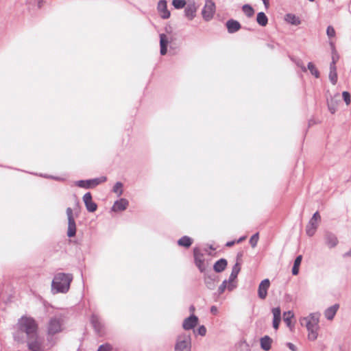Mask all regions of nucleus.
I'll list each match as a JSON object with an SVG mask.
<instances>
[{"label": "nucleus", "mask_w": 351, "mask_h": 351, "mask_svg": "<svg viewBox=\"0 0 351 351\" xmlns=\"http://www.w3.org/2000/svg\"><path fill=\"white\" fill-rule=\"evenodd\" d=\"M97 351H110V348L108 346L102 345L99 348Z\"/></svg>", "instance_id": "46"}, {"label": "nucleus", "mask_w": 351, "mask_h": 351, "mask_svg": "<svg viewBox=\"0 0 351 351\" xmlns=\"http://www.w3.org/2000/svg\"><path fill=\"white\" fill-rule=\"evenodd\" d=\"M193 309H194V308H193V306H191V310H193Z\"/></svg>", "instance_id": "55"}, {"label": "nucleus", "mask_w": 351, "mask_h": 351, "mask_svg": "<svg viewBox=\"0 0 351 351\" xmlns=\"http://www.w3.org/2000/svg\"><path fill=\"white\" fill-rule=\"evenodd\" d=\"M235 243V241H228L227 243H226V246L228 247H231L233 245H234Z\"/></svg>", "instance_id": "52"}, {"label": "nucleus", "mask_w": 351, "mask_h": 351, "mask_svg": "<svg viewBox=\"0 0 351 351\" xmlns=\"http://www.w3.org/2000/svg\"><path fill=\"white\" fill-rule=\"evenodd\" d=\"M342 97H343V99L344 101L346 102V104L347 105H349L351 101L350 93L347 91H343L342 93Z\"/></svg>", "instance_id": "40"}, {"label": "nucleus", "mask_w": 351, "mask_h": 351, "mask_svg": "<svg viewBox=\"0 0 351 351\" xmlns=\"http://www.w3.org/2000/svg\"><path fill=\"white\" fill-rule=\"evenodd\" d=\"M256 21L261 26L265 27L268 23V19L264 12H261L257 14Z\"/></svg>", "instance_id": "30"}, {"label": "nucleus", "mask_w": 351, "mask_h": 351, "mask_svg": "<svg viewBox=\"0 0 351 351\" xmlns=\"http://www.w3.org/2000/svg\"><path fill=\"white\" fill-rule=\"evenodd\" d=\"M241 270V266L239 263H237L232 267V272L228 279V289L229 291H232L236 287L237 285L235 283V280L237 278V276Z\"/></svg>", "instance_id": "13"}, {"label": "nucleus", "mask_w": 351, "mask_h": 351, "mask_svg": "<svg viewBox=\"0 0 351 351\" xmlns=\"http://www.w3.org/2000/svg\"><path fill=\"white\" fill-rule=\"evenodd\" d=\"M168 44L169 40L167 39V35L165 34H160V54L162 56H164L167 53Z\"/></svg>", "instance_id": "25"}, {"label": "nucleus", "mask_w": 351, "mask_h": 351, "mask_svg": "<svg viewBox=\"0 0 351 351\" xmlns=\"http://www.w3.org/2000/svg\"><path fill=\"white\" fill-rule=\"evenodd\" d=\"M226 27L230 34H233L240 29L241 25L237 21L230 19L226 22Z\"/></svg>", "instance_id": "23"}, {"label": "nucleus", "mask_w": 351, "mask_h": 351, "mask_svg": "<svg viewBox=\"0 0 351 351\" xmlns=\"http://www.w3.org/2000/svg\"><path fill=\"white\" fill-rule=\"evenodd\" d=\"M107 178L106 176H101L99 178L86 180H78L75 182V185L78 187L83 189H90L99 185L101 183L106 182Z\"/></svg>", "instance_id": "6"}, {"label": "nucleus", "mask_w": 351, "mask_h": 351, "mask_svg": "<svg viewBox=\"0 0 351 351\" xmlns=\"http://www.w3.org/2000/svg\"><path fill=\"white\" fill-rule=\"evenodd\" d=\"M210 311H211V313H215L217 311V307H216L215 306H211V308H210Z\"/></svg>", "instance_id": "51"}, {"label": "nucleus", "mask_w": 351, "mask_h": 351, "mask_svg": "<svg viewBox=\"0 0 351 351\" xmlns=\"http://www.w3.org/2000/svg\"><path fill=\"white\" fill-rule=\"evenodd\" d=\"M19 330L26 334L27 338L38 334V325L32 317H23L18 323Z\"/></svg>", "instance_id": "3"}, {"label": "nucleus", "mask_w": 351, "mask_h": 351, "mask_svg": "<svg viewBox=\"0 0 351 351\" xmlns=\"http://www.w3.org/2000/svg\"><path fill=\"white\" fill-rule=\"evenodd\" d=\"M270 286L269 279H264L261 282L258 289V295L261 300H265L267 295V291Z\"/></svg>", "instance_id": "16"}, {"label": "nucleus", "mask_w": 351, "mask_h": 351, "mask_svg": "<svg viewBox=\"0 0 351 351\" xmlns=\"http://www.w3.org/2000/svg\"><path fill=\"white\" fill-rule=\"evenodd\" d=\"M157 10L160 16L163 19H167L170 17V11L167 9V2L166 0H160L158 2Z\"/></svg>", "instance_id": "14"}, {"label": "nucleus", "mask_w": 351, "mask_h": 351, "mask_svg": "<svg viewBox=\"0 0 351 351\" xmlns=\"http://www.w3.org/2000/svg\"><path fill=\"white\" fill-rule=\"evenodd\" d=\"M273 314V327L276 330H277L279 327L280 320H281V311L280 307L274 308L272 309Z\"/></svg>", "instance_id": "21"}, {"label": "nucleus", "mask_w": 351, "mask_h": 351, "mask_svg": "<svg viewBox=\"0 0 351 351\" xmlns=\"http://www.w3.org/2000/svg\"><path fill=\"white\" fill-rule=\"evenodd\" d=\"M191 339L189 335L182 333L177 337L174 351H191Z\"/></svg>", "instance_id": "4"}, {"label": "nucleus", "mask_w": 351, "mask_h": 351, "mask_svg": "<svg viewBox=\"0 0 351 351\" xmlns=\"http://www.w3.org/2000/svg\"><path fill=\"white\" fill-rule=\"evenodd\" d=\"M172 5L176 9L183 8L186 5L185 0H173Z\"/></svg>", "instance_id": "37"}, {"label": "nucleus", "mask_w": 351, "mask_h": 351, "mask_svg": "<svg viewBox=\"0 0 351 351\" xmlns=\"http://www.w3.org/2000/svg\"><path fill=\"white\" fill-rule=\"evenodd\" d=\"M112 191L117 195V196H121L123 193V184L121 182H117L115 183L112 188Z\"/></svg>", "instance_id": "35"}, {"label": "nucleus", "mask_w": 351, "mask_h": 351, "mask_svg": "<svg viewBox=\"0 0 351 351\" xmlns=\"http://www.w3.org/2000/svg\"><path fill=\"white\" fill-rule=\"evenodd\" d=\"M293 317V313L291 311L285 312L283 314L284 322L287 326L292 330L291 319Z\"/></svg>", "instance_id": "31"}, {"label": "nucleus", "mask_w": 351, "mask_h": 351, "mask_svg": "<svg viewBox=\"0 0 351 351\" xmlns=\"http://www.w3.org/2000/svg\"><path fill=\"white\" fill-rule=\"evenodd\" d=\"M245 239V237H241L238 241H237V243H240L241 241H242L243 240H244Z\"/></svg>", "instance_id": "53"}, {"label": "nucleus", "mask_w": 351, "mask_h": 351, "mask_svg": "<svg viewBox=\"0 0 351 351\" xmlns=\"http://www.w3.org/2000/svg\"><path fill=\"white\" fill-rule=\"evenodd\" d=\"M339 57L335 54H333L332 56V62L330 64V69H337L336 63L338 61Z\"/></svg>", "instance_id": "42"}, {"label": "nucleus", "mask_w": 351, "mask_h": 351, "mask_svg": "<svg viewBox=\"0 0 351 351\" xmlns=\"http://www.w3.org/2000/svg\"><path fill=\"white\" fill-rule=\"evenodd\" d=\"M339 308V305L338 304H335L334 305L327 308L324 311L325 317L328 320L333 319Z\"/></svg>", "instance_id": "22"}, {"label": "nucleus", "mask_w": 351, "mask_h": 351, "mask_svg": "<svg viewBox=\"0 0 351 351\" xmlns=\"http://www.w3.org/2000/svg\"><path fill=\"white\" fill-rule=\"evenodd\" d=\"M198 323V317L195 315H191L184 319L182 327L184 330H189L194 328Z\"/></svg>", "instance_id": "18"}, {"label": "nucleus", "mask_w": 351, "mask_h": 351, "mask_svg": "<svg viewBox=\"0 0 351 351\" xmlns=\"http://www.w3.org/2000/svg\"><path fill=\"white\" fill-rule=\"evenodd\" d=\"M90 322L97 333L101 332L103 325L99 320V317L97 315L93 314L91 315Z\"/></svg>", "instance_id": "24"}, {"label": "nucleus", "mask_w": 351, "mask_h": 351, "mask_svg": "<svg viewBox=\"0 0 351 351\" xmlns=\"http://www.w3.org/2000/svg\"><path fill=\"white\" fill-rule=\"evenodd\" d=\"M326 34L329 38L334 37L335 36V29L329 25L326 29Z\"/></svg>", "instance_id": "41"}, {"label": "nucleus", "mask_w": 351, "mask_h": 351, "mask_svg": "<svg viewBox=\"0 0 351 351\" xmlns=\"http://www.w3.org/2000/svg\"><path fill=\"white\" fill-rule=\"evenodd\" d=\"M287 347L292 351H297V347L292 343H287Z\"/></svg>", "instance_id": "45"}, {"label": "nucleus", "mask_w": 351, "mask_h": 351, "mask_svg": "<svg viewBox=\"0 0 351 351\" xmlns=\"http://www.w3.org/2000/svg\"><path fill=\"white\" fill-rule=\"evenodd\" d=\"M198 335L201 336H204L206 333V328L204 326H201L197 329Z\"/></svg>", "instance_id": "43"}, {"label": "nucleus", "mask_w": 351, "mask_h": 351, "mask_svg": "<svg viewBox=\"0 0 351 351\" xmlns=\"http://www.w3.org/2000/svg\"><path fill=\"white\" fill-rule=\"evenodd\" d=\"M215 4L212 0H206L202 11L203 19L206 21H210L215 13Z\"/></svg>", "instance_id": "7"}, {"label": "nucleus", "mask_w": 351, "mask_h": 351, "mask_svg": "<svg viewBox=\"0 0 351 351\" xmlns=\"http://www.w3.org/2000/svg\"><path fill=\"white\" fill-rule=\"evenodd\" d=\"M62 320L60 317H52L48 324L47 332L49 335H54L62 331Z\"/></svg>", "instance_id": "9"}, {"label": "nucleus", "mask_w": 351, "mask_h": 351, "mask_svg": "<svg viewBox=\"0 0 351 351\" xmlns=\"http://www.w3.org/2000/svg\"><path fill=\"white\" fill-rule=\"evenodd\" d=\"M204 273V283L206 287L210 290H214L216 284L218 282V276L212 271H207Z\"/></svg>", "instance_id": "12"}, {"label": "nucleus", "mask_w": 351, "mask_h": 351, "mask_svg": "<svg viewBox=\"0 0 351 351\" xmlns=\"http://www.w3.org/2000/svg\"><path fill=\"white\" fill-rule=\"evenodd\" d=\"M242 10L245 13V14L249 18L252 17L254 14V10L249 4H245L244 5H243Z\"/></svg>", "instance_id": "33"}, {"label": "nucleus", "mask_w": 351, "mask_h": 351, "mask_svg": "<svg viewBox=\"0 0 351 351\" xmlns=\"http://www.w3.org/2000/svg\"><path fill=\"white\" fill-rule=\"evenodd\" d=\"M129 205V202L125 198H121L114 202L112 210L114 212H121L125 210Z\"/></svg>", "instance_id": "19"}, {"label": "nucleus", "mask_w": 351, "mask_h": 351, "mask_svg": "<svg viewBox=\"0 0 351 351\" xmlns=\"http://www.w3.org/2000/svg\"><path fill=\"white\" fill-rule=\"evenodd\" d=\"M302 69L304 71H306V69L305 68V66H302Z\"/></svg>", "instance_id": "54"}, {"label": "nucleus", "mask_w": 351, "mask_h": 351, "mask_svg": "<svg viewBox=\"0 0 351 351\" xmlns=\"http://www.w3.org/2000/svg\"><path fill=\"white\" fill-rule=\"evenodd\" d=\"M351 256V248L350 249V250L347 252H346L344 254H343V257H350Z\"/></svg>", "instance_id": "50"}, {"label": "nucleus", "mask_w": 351, "mask_h": 351, "mask_svg": "<svg viewBox=\"0 0 351 351\" xmlns=\"http://www.w3.org/2000/svg\"><path fill=\"white\" fill-rule=\"evenodd\" d=\"M329 80L330 82L335 85L337 82V69H330V73L328 75Z\"/></svg>", "instance_id": "34"}, {"label": "nucleus", "mask_w": 351, "mask_h": 351, "mask_svg": "<svg viewBox=\"0 0 351 351\" xmlns=\"http://www.w3.org/2000/svg\"><path fill=\"white\" fill-rule=\"evenodd\" d=\"M83 201L88 212L93 213L97 210V205L96 203L93 202L90 193L88 192L84 195Z\"/></svg>", "instance_id": "17"}, {"label": "nucleus", "mask_w": 351, "mask_h": 351, "mask_svg": "<svg viewBox=\"0 0 351 351\" xmlns=\"http://www.w3.org/2000/svg\"><path fill=\"white\" fill-rule=\"evenodd\" d=\"M258 238L259 237L258 232L251 237L250 239V243L252 247H255L256 246Z\"/></svg>", "instance_id": "38"}, {"label": "nucleus", "mask_w": 351, "mask_h": 351, "mask_svg": "<svg viewBox=\"0 0 351 351\" xmlns=\"http://www.w3.org/2000/svg\"><path fill=\"white\" fill-rule=\"evenodd\" d=\"M43 177H45V178H52V179H54V180H63V179L60 178V177L47 176H43Z\"/></svg>", "instance_id": "48"}, {"label": "nucleus", "mask_w": 351, "mask_h": 351, "mask_svg": "<svg viewBox=\"0 0 351 351\" xmlns=\"http://www.w3.org/2000/svg\"><path fill=\"white\" fill-rule=\"evenodd\" d=\"M309 1H311V2H313V1H315V0H309Z\"/></svg>", "instance_id": "56"}, {"label": "nucleus", "mask_w": 351, "mask_h": 351, "mask_svg": "<svg viewBox=\"0 0 351 351\" xmlns=\"http://www.w3.org/2000/svg\"><path fill=\"white\" fill-rule=\"evenodd\" d=\"M194 253V258L195 265L198 267L199 270L202 272L207 271V266L208 263L206 262L204 254L201 253L200 250L198 248H195L193 250Z\"/></svg>", "instance_id": "10"}, {"label": "nucleus", "mask_w": 351, "mask_h": 351, "mask_svg": "<svg viewBox=\"0 0 351 351\" xmlns=\"http://www.w3.org/2000/svg\"><path fill=\"white\" fill-rule=\"evenodd\" d=\"M285 21L294 25H298L301 23V21L299 17L296 16L293 14H287L285 17Z\"/></svg>", "instance_id": "28"}, {"label": "nucleus", "mask_w": 351, "mask_h": 351, "mask_svg": "<svg viewBox=\"0 0 351 351\" xmlns=\"http://www.w3.org/2000/svg\"><path fill=\"white\" fill-rule=\"evenodd\" d=\"M261 347L265 351H268L271 349L272 339L267 335L261 338Z\"/></svg>", "instance_id": "27"}, {"label": "nucleus", "mask_w": 351, "mask_h": 351, "mask_svg": "<svg viewBox=\"0 0 351 351\" xmlns=\"http://www.w3.org/2000/svg\"><path fill=\"white\" fill-rule=\"evenodd\" d=\"M299 273V267L296 265H293L292 268V274L293 275H297Z\"/></svg>", "instance_id": "47"}, {"label": "nucleus", "mask_w": 351, "mask_h": 351, "mask_svg": "<svg viewBox=\"0 0 351 351\" xmlns=\"http://www.w3.org/2000/svg\"><path fill=\"white\" fill-rule=\"evenodd\" d=\"M227 261L224 258L218 260L213 265V269L215 272L219 273L223 271L227 266Z\"/></svg>", "instance_id": "26"}, {"label": "nucleus", "mask_w": 351, "mask_h": 351, "mask_svg": "<svg viewBox=\"0 0 351 351\" xmlns=\"http://www.w3.org/2000/svg\"><path fill=\"white\" fill-rule=\"evenodd\" d=\"M302 255H299L296 257L294 261L293 265H296L298 267H300L301 262H302Z\"/></svg>", "instance_id": "44"}, {"label": "nucleus", "mask_w": 351, "mask_h": 351, "mask_svg": "<svg viewBox=\"0 0 351 351\" xmlns=\"http://www.w3.org/2000/svg\"><path fill=\"white\" fill-rule=\"evenodd\" d=\"M308 69L310 71L311 73L314 75L316 78L319 77V72L315 67V66L312 62H308Z\"/></svg>", "instance_id": "36"}, {"label": "nucleus", "mask_w": 351, "mask_h": 351, "mask_svg": "<svg viewBox=\"0 0 351 351\" xmlns=\"http://www.w3.org/2000/svg\"><path fill=\"white\" fill-rule=\"evenodd\" d=\"M320 315V313L318 312L312 313L307 317L301 318L300 320L301 325L306 328L308 339L310 341H315L317 338Z\"/></svg>", "instance_id": "1"}, {"label": "nucleus", "mask_w": 351, "mask_h": 351, "mask_svg": "<svg viewBox=\"0 0 351 351\" xmlns=\"http://www.w3.org/2000/svg\"><path fill=\"white\" fill-rule=\"evenodd\" d=\"M228 281L225 280L222 282L221 285L219 287V289H218V293L219 294H222L224 291L226 290V288H228Z\"/></svg>", "instance_id": "39"}, {"label": "nucleus", "mask_w": 351, "mask_h": 351, "mask_svg": "<svg viewBox=\"0 0 351 351\" xmlns=\"http://www.w3.org/2000/svg\"><path fill=\"white\" fill-rule=\"evenodd\" d=\"M324 239L326 245L330 249L336 247L339 243L337 236L328 231L325 232Z\"/></svg>", "instance_id": "15"}, {"label": "nucleus", "mask_w": 351, "mask_h": 351, "mask_svg": "<svg viewBox=\"0 0 351 351\" xmlns=\"http://www.w3.org/2000/svg\"><path fill=\"white\" fill-rule=\"evenodd\" d=\"M71 274L58 273L51 282V291L53 294L58 293H66L69 291L71 282L73 280Z\"/></svg>", "instance_id": "2"}, {"label": "nucleus", "mask_w": 351, "mask_h": 351, "mask_svg": "<svg viewBox=\"0 0 351 351\" xmlns=\"http://www.w3.org/2000/svg\"><path fill=\"white\" fill-rule=\"evenodd\" d=\"M197 8L194 2L187 4L184 9V15L190 21L193 20L196 16Z\"/></svg>", "instance_id": "20"}, {"label": "nucleus", "mask_w": 351, "mask_h": 351, "mask_svg": "<svg viewBox=\"0 0 351 351\" xmlns=\"http://www.w3.org/2000/svg\"><path fill=\"white\" fill-rule=\"evenodd\" d=\"M321 221V217L318 212H315L310 219L306 227V233L308 237H313L319 226Z\"/></svg>", "instance_id": "5"}, {"label": "nucleus", "mask_w": 351, "mask_h": 351, "mask_svg": "<svg viewBox=\"0 0 351 351\" xmlns=\"http://www.w3.org/2000/svg\"><path fill=\"white\" fill-rule=\"evenodd\" d=\"M27 339V346L29 350L31 351H44V348L43 346V339L38 336V335H36L32 337H28Z\"/></svg>", "instance_id": "8"}, {"label": "nucleus", "mask_w": 351, "mask_h": 351, "mask_svg": "<svg viewBox=\"0 0 351 351\" xmlns=\"http://www.w3.org/2000/svg\"><path fill=\"white\" fill-rule=\"evenodd\" d=\"M265 8H268L269 2V0H262Z\"/></svg>", "instance_id": "49"}, {"label": "nucleus", "mask_w": 351, "mask_h": 351, "mask_svg": "<svg viewBox=\"0 0 351 351\" xmlns=\"http://www.w3.org/2000/svg\"><path fill=\"white\" fill-rule=\"evenodd\" d=\"M328 110L332 113L334 114L336 112L337 106V101L335 100L334 98L330 97V99H328Z\"/></svg>", "instance_id": "32"}, {"label": "nucleus", "mask_w": 351, "mask_h": 351, "mask_svg": "<svg viewBox=\"0 0 351 351\" xmlns=\"http://www.w3.org/2000/svg\"><path fill=\"white\" fill-rule=\"evenodd\" d=\"M66 213L68 219L67 236L71 238L74 237L76 234V224L75 219L73 215L72 208L70 207L67 208Z\"/></svg>", "instance_id": "11"}, {"label": "nucleus", "mask_w": 351, "mask_h": 351, "mask_svg": "<svg viewBox=\"0 0 351 351\" xmlns=\"http://www.w3.org/2000/svg\"><path fill=\"white\" fill-rule=\"evenodd\" d=\"M192 243L193 239L188 236H183L178 241V245L184 247H189Z\"/></svg>", "instance_id": "29"}]
</instances>
